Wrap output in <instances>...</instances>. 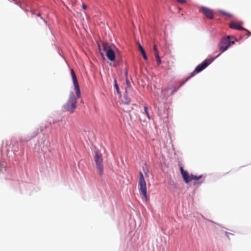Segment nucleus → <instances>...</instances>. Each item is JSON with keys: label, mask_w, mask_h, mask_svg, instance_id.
Masks as SVG:
<instances>
[{"label": "nucleus", "mask_w": 251, "mask_h": 251, "mask_svg": "<svg viewBox=\"0 0 251 251\" xmlns=\"http://www.w3.org/2000/svg\"><path fill=\"white\" fill-rule=\"evenodd\" d=\"M138 49L141 51L144 59L146 60H147V56L146 55L145 51L144 50L143 48L142 47V46L141 45V44L140 43H138Z\"/></svg>", "instance_id": "obj_11"}, {"label": "nucleus", "mask_w": 251, "mask_h": 251, "mask_svg": "<svg viewBox=\"0 0 251 251\" xmlns=\"http://www.w3.org/2000/svg\"><path fill=\"white\" fill-rule=\"evenodd\" d=\"M234 39L233 36H228L226 37L223 38L219 44V48L221 52L226 50L231 45L234 44V42L232 41Z\"/></svg>", "instance_id": "obj_4"}, {"label": "nucleus", "mask_w": 251, "mask_h": 251, "mask_svg": "<svg viewBox=\"0 0 251 251\" xmlns=\"http://www.w3.org/2000/svg\"><path fill=\"white\" fill-rule=\"evenodd\" d=\"M100 54L103 56V53L102 52H100Z\"/></svg>", "instance_id": "obj_24"}, {"label": "nucleus", "mask_w": 251, "mask_h": 251, "mask_svg": "<svg viewBox=\"0 0 251 251\" xmlns=\"http://www.w3.org/2000/svg\"><path fill=\"white\" fill-rule=\"evenodd\" d=\"M229 27L232 29H235L239 30H246L243 27H242L240 24L236 22H231L229 25Z\"/></svg>", "instance_id": "obj_9"}, {"label": "nucleus", "mask_w": 251, "mask_h": 251, "mask_svg": "<svg viewBox=\"0 0 251 251\" xmlns=\"http://www.w3.org/2000/svg\"><path fill=\"white\" fill-rule=\"evenodd\" d=\"M178 2L184 3L186 2V0H176Z\"/></svg>", "instance_id": "obj_20"}, {"label": "nucleus", "mask_w": 251, "mask_h": 251, "mask_svg": "<svg viewBox=\"0 0 251 251\" xmlns=\"http://www.w3.org/2000/svg\"><path fill=\"white\" fill-rule=\"evenodd\" d=\"M222 13L224 15H226L227 16L229 17H231V14H229V13H227L226 12H224V11H223L222 12Z\"/></svg>", "instance_id": "obj_18"}, {"label": "nucleus", "mask_w": 251, "mask_h": 251, "mask_svg": "<svg viewBox=\"0 0 251 251\" xmlns=\"http://www.w3.org/2000/svg\"><path fill=\"white\" fill-rule=\"evenodd\" d=\"M201 12L206 17L209 19H212L213 18V13L212 11L206 7H202L200 10Z\"/></svg>", "instance_id": "obj_7"}, {"label": "nucleus", "mask_w": 251, "mask_h": 251, "mask_svg": "<svg viewBox=\"0 0 251 251\" xmlns=\"http://www.w3.org/2000/svg\"><path fill=\"white\" fill-rule=\"evenodd\" d=\"M153 50L154 51V55H156V53H159L156 45H153Z\"/></svg>", "instance_id": "obj_16"}, {"label": "nucleus", "mask_w": 251, "mask_h": 251, "mask_svg": "<svg viewBox=\"0 0 251 251\" xmlns=\"http://www.w3.org/2000/svg\"><path fill=\"white\" fill-rule=\"evenodd\" d=\"M123 102L126 104H128L130 103V100H127V99H125V100H123Z\"/></svg>", "instance_id": "obj_19"}, {"label": "nucleus", "mask_w": 251, "mask_h": 251, "mask_svg": "<svg viewBox=\"0 0 251 251\" xmlns=\"http://www.w3.org/2000/svg\"><path fill=\"white\" fill-rule=\"evenodd\" d=\"M94 160L99 174L100 176H102L103 174V165L102 154L99 151H95Z\"/></svg>", "instance_id": "obj_5"}, {"label": "nucleus", "mask_w": 251, "mask_h": 251, "mask_svg": "<svg viewBox=\"0 0 251 251\" xmlns=\"http://www.w3.org/2000/svg\"><path fill=\"white\" fill-rule=\"evenodd\" d=\"M82 8L84 9H86L87 8V6L85 4H83L82 5Z\"/></svg>", "instance_id": "obj_23"}, {"label": "nucleus", "mask_w": 251, "mask_h": 251, "mask_svg": "<svg viewBox=\"0 0 251 251\" xmlns=\"http://www.w3.org/2000/svg\"><path fill=\"white\" fill-rule=\"evenodd\" d=\"M155 57L156 59V61L157 65L159 66L161 63V59L159 57V53H156V55H155Z\"/></svg>", "instance_id": "obj_13"}, {"label": "nucleus", "mask_w": 251, "mask_h": 251, "mask_svg": "<svg viewBox=\"0 0 251 251\" xmlns=\"http://www.w3.org/2000/svg\"><path fill=\"white\" fill-rule=\"evenodd\" d=\"M226 236L228 237V238H229V236L230 235H233V234L231 233H229V232H226Z\"/></svg>", "instance_id": "obj_21"}, {"label": "nucleus", "mask_w": 251, "mask_h": 251, "mask_svg": "<svg viewBox=\"0 0 251 251\" xmlns=\"http://www.w3.org/2000/svg\"><path fill=\"white\" fill-rule=\"evenodd\" d=\"M144 111L146 113V114L147 115L148 118L150 119V115H149V113L148 112V108L147 106H145L144 108Z\"/></svg>", "instance_id": "obj_14"}, {"label": "nucleus", "mask_w": 251, "mask_h": 251, "mask_svg": "<svg viewBox=\"0 0 251 251\" xmlns=\"http://www.w3.org/2000/svg\"><path fill=\"white\" fill-rule=\"evenodd\" d=\"M211 61L210 60H205L202 63H201V64L199 65L195 69V70L191 73L190 75L187 77L185 80L182 82H181L178 87L176 88L174 86L169 87L170 90H172V92L170 94V95H173L182 85H183L185 82H186L187 81H188L190 78L193 77L196 74L198 73L201 71H202L204 69H205L209 64H210Z\"/></svg>", "instance_id": "obj_2"}, {"label": "nucleus", "mask_w": 251, "mask_h": 251, "mask_svg": "<svg viewBox=\"0 0 251 251\" xmlns=\"http://www.w3.org/2000/svg\"><path fill=\"white\" fill-rule=\"evenodd\" d=\"M202 183V181H201V182L200 183V184H201Z\"/></svg>", "instance_id": "obj_27"}, {"label": "nucleus", "mask_w": 251, "mask_h": 251, "mask_svg": "<svg viewBox=\"0 0 251 251\" xmlns=\"http://www.w3.org/2000/svg\"><path fill=\"white\" fill-rule=\"evenodd\" d=\"M71 74L76 96L73 93H71L69 95L67 101L63 105V108L65 111L73 113L76 108L77 99L80 98L81 93L76 76L73 69L71 70Z\"/></svg>", "instance_id": "obj_1"}, {"label": "nucleus", "mask_w": 251, "mask_h": 251, "mask_svg": "<svg viewBox=\"0 0 251 251\" xmlns=\"http://www.w3.org/2000/svg\"><path fill=\"white\" fill-rule=\"evenodd\" d=\"M247 31H248V33L249 34H250V33L249 32V31H248V30H247Z\"/></svg>", "instance_id": "obj_26"}, {"label": "nucleus", "mask_w": 251, "mask_h": 251, "mask_svg": "<svg viewBox=\"0 0 251 251\" xmlns=\"http://www.w3.org/2000/svg\"><path fill=\"white\" fill-rule=\"evenodd\" d=\"M169 90H170V87H167L164 89H162L161 90L162 95L163 98H165L166 99L169 97V95H168L167 94V92Z\"/></svg>", "instance_id": "obj_12"}, {"label": "nucleus", "mask_w": 251, "mask_h": 251, "mask_svg": "<svg viewBox=\"0 0 251 251\" xmlns=\"http://www.w3.org/2000/svg\"><path fill=\"white\" fill-rule=\"evenodd\" d=\"M114 82H115V84H114V87L115 88H116L117 92L118 93L119 91V87H118V84L117 83V81L116 79H115L114 80Z\"/></svg>", "instance_id": "obj_15"}, {"label": "nucleus", "mask_w": 251, "mask_h": 251, "mask_svg": "<svg viewBox=\"0 0 251 251\" xmlns=\"http://www.w3.org/2000/svg\"><path fill=\"white\" fill-rule=\"evenodd\" d=\"M180 173L181 174V176H182V178L183 179V180L186 183H189V179H188V174L189 173L187 171H185L183 170V168L182 167H180Z\"/></svg>", "instance_id": "obj_8"}, {"label": "nucleus", "mask_w": 251, "mask_h": 251, "mask_svg": "<svg viewBox=\"0 0 251 251\" xmlns=\"http://www.w3.org/2000/svg\"><path fill=\"white\" fill-rule=\"evenodd\" d=\"M203 177V175H199V176H196L193 174H191V175H189L188 174V179L189 180V183L192 180H195L197 181Z\"/></svg>", "instance_id": "obj_10"}, {"label": "nucleus", "mask_w": 251, "mask_h": 251, "mask_svg": "<svg viewBox=\"0 0 251 251\" xmlns=\"http://www.w3.org/2000/svg\"><path fill=\"white\" fill-rule=\"evenodd\" d=\"M102 50L104 52L107 58L111 61L115 60V50H117L114 45H109L105 42L102 43Z\"/></svg>", "instance_id": "obj_3"}, {"label": "nucleus", "mask_w": 251, "mask_h": 251, "mask_svg": "<svg viewBox=\"0 0 251 251\" xmlns=\"http://www.w3.org/2000/svg\"><path fill=\"white\" fill-rule=\"evenodd\" d=\"M1 166L2 167V168L1 169V171H2V170L5 171V166H4L3 163L1 164Z\"/></svg>", "instance_id": "obj_22"}, {"label": "nucleus", "mask_w": 251, "mask_h": 251, "mask_svg": "<svg viewBox=\"0 0 251 251\" xmlns=\"http://www.w3.org/2000/svg\"><path fill=\"white\" fill-rule=\"evenodd\" d=\"M139 186L140 193L143 195L144 199L147 201V192L146 182L142 172H139Z\"/></svg>", "instance_id": "obj_6"}, {"label": "nucleus", "mask_w": 251, "mask_h": 251, "mask_svg": "<svg viewBox=\"0 0 251 251\" xmlns=\"http://www.w3.org/2000/svg\"><path fill=\"white\" fill-rule=\"evenodd\" d=\"M222 13L224 15H226L227 16L229 17H231V14H229V13H227L226 12H224V11H223L222 12Z\"/></svg>", "instance_id": "obj_17"}, {"label": "nucleus", "mask_w": 251, "mask_h": 251, "mask_svg": "<svg viewBox=\"0 0 251 251\" xmlns=\"http://www.w3.org/2000/svg\"><path fill=\"white\" fill-rule=\"evenodd\" d=\"M126 82H127V84H128V82H128V81L127 80H126Z\"/></svg>", "instance_id": "obj_25"}]
</instances>
